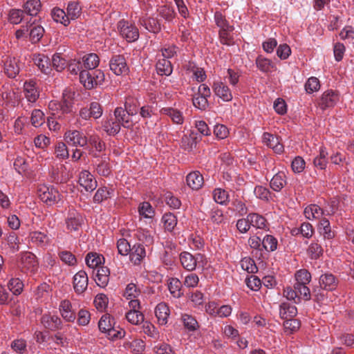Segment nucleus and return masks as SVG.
Returning a JSON list of instances; mask_svg holds the SVG:
<instances>
[{
    "label": "nucleus",
    "mask_w": 354,
    "mask_h": 354,
    "mask_svg": "<svg viewBox=\"0 0 354 354\" xmlns=\"http://www.w3.org/2000/svg\"><path fill=\"white\" fill-rule=\"evenodd\" d=\"M307 285L295 283L293 288H284L283 295L287 299L292 300L295 304H299L302 299L309 301L311 299V293Z\"/></svg>",
    "instance_id": "obj_1"
},
{
    "label": "nucleus",
    "mask_w": 354,
    "mask_h": 354,
    "mask_svg": "<svg viewBox=\"0 0 354 354\" xmlns=\"http://www.w3.org/2000/svg\"><path fill=\"white\" fill-rule=\"evenodd\" d=\"M80 82L86 89H92L101 84L104 80V74L100 70L85 69L80 72L79 76Z\"/></svg>",
    "instance_id": "obj_2"
},
{
    "label": "nucleus",
    "mask_w": 354,
    "mask_h": 354,
    "mask_svg": "<svg viewBox=\"0 0 354 354\" xmlns=\"http://www.w3.org/2000/svg\"><path fill=\"white\" fill-rule=\"evenodd\" d=\"M75 92L71 89L66 88L62 93V100L59 103L50 102L49 104L50 109H59L62 113H69L72 112V107L75 98Z\"/></svg>",
    "instance_id": "obj_3"
},
{
    "label": "nucleus",
    "mask_w": 354,
    "mask_h": 354,
    "mask_svg": "<svg viewBox=\"0 0 354 354\" xmlns=\"http://www.w3.org/2000/svg\"><path fill=\"white\" fill-rule=\"evenodd\" d=\"M37 195L39 199L48 206L55 205L60 200L59 192L53 187L39 186L37 189Z\"/></svg>",
    "instance_id": "obj_4"
},
{
    "label": "nucleus",
    "mask_w": 354,
    "mask_h": 354,
    "mask_svg": "<svg viewBox=\"0 0 354 354\" xmlns=\"http://www.w3.org/2000/svg\"><path fill=\"white\" fill-rule=\"evenodd\" d=\"M118 29L120 35L129 42L135 41L139 37L138 28L127 21L120 20L118 23Z\"/></svg>",
    "instance_id": "obj_5"
},
{
    "label": "nucleus",
    "mask_w": 354,
    "mask_h": 354,
    "mask_svg": "<svg viewBox=\"0 0 354 354\" xmlns=\"http://www.w3.org/2000/svg\"><path fill=\"white\" fill-rule=\"evenodd\" d=\"M129 310L126 313L125 317L127 321L133 325L140 324L144 322V315L140 312V301H129Z\"/></svg>",
    "instance_id": "obj_6"
},
{
    "label": "nucleus",
    "mask_w": 354,
    "mask_h": 354,
    "mask_svg": "<svg viewBox=\"0 0 354 354\" xmlns=\"http://www.w3.org/2000/svg\"><path fill=\"white\" fill-rule=\"evenodd\" d=\"M66 143L74 147H84L88 143V138L82 131L77 130L67 131L64 134Z\"/></svg>",
    "instance_id": "obj_7"
},
{
    "label": "nucleus",
    "mask_w": 354,
    "mask_h": 354,
    "mask_svg": "<svg viewBox=\"0 0 354 354\" xmlns=\"http://www.w3.org/2000/svg\"><path fill=\"white\" fill-rule=\"evenodd\" d=\"M339 100V93L332 89L327 90L322 95L318 105L319 107L325 110L328 108L334 107Z\"/></svg>",
    "instance_id": "obj_8"
},
{
    "label": "nucleus",
    "mask_w": 354,
    "mask_h": 354,
    "mask_svg": "<svg viewBox=\"0 0 354 354\" xmlns=\"http://www.w3.org/2000/svg\"><path fill=\"white\" fill-rule=\"evenodd\" d=\"M111 71L116 75H120L128 72L129 68L123 55H113L109 61Z\"/></svg>",
    "instance_id": "obj_9"
},
{
    "label": "nucleus",
    "mask_w": 354,
    "mask_h": 354,
    "mask_svg": "<svg viewBox=\"0 0 354 354\" xmlns=\"http://www.w3.org/2000/svg\"><path fill=\"white\" fill-rule=\"evenodd\" d=\"M78 182L86 192H93L97 186V180L87 170L80 172Z\"/></svg>",
    "instance_id": "obj_10"
},
{
    "label": "nucleus",
    "mask_w": 354,
    "mask_h": 354,
    "mask_svg": "<svg viewBox=\"0 0 354 354\" xmlns=\"http://www.w3.org/2000/svg\"><path fill=\"white\" fill-rule=\"evenodd\" d=\"M88 279L84 270H80L73 277V288L77 294H82L88 287Z\"/></svg>",
    "instance_id": "obj_11"
},
{
    "label": "nucleus",
    "mask_w": 354,
    "mask_h": 354,
    "mask_svg": "<svg viewBox=\"0 0 354 354\" xmlns=\"http://www.w3.org/2000/svg\"><path fill=\"white\" fill-rule=\"evenodd\" d=\"M263 142L270 148H272L276 153L281 154L283 152V145L280 142V138L268 132L263 134Z\"/></svg>",
    "instance_id": "obj_12"
},
{
    "label": "nucleus",
    "mask_w": 354,
    "mask_h": 354,
    "mask_svg": "<svg viewBox=\"0 0 354 354\" xmlns=\"http://www.w3.org/2000/svg\"><path fill=\"white\" fill-rule=\"evenodd\" d=\"M339 283L338 279L331 273L322 274L319 279L320 288L325 290L333 291L336 289Z\"/></svg>",
    "instance_id": "obj_13"
},
{
    "label": "nucleus",
    "mask_w": 354,
    "mask_h": 354,
    "mask_svg": "<svg viewBox=\"0 0 354 354\" xmlns=\"http://www.w3.org/2000/svg\"><path fill=\"white\" fill-rule=\"evenodd\" d=\"M212 89L215 95L223 102H230L232 100V94L228 86L222 82H214Z\"/></svg>",
    "instance_id": "obj_14"
},
{
    "label": "nucleus",
    "mask_w": 354,
    "mask_h": 354,
    "mask_svg": "<svg viewBox=\"0 0 354 354\" xmlns=\"http://www.w3.org/2000/svg\"><path fill=\"white\" fill-rule=\"evenodd\" d=\"M155 315L158 320V324L160 326H165L170 315V309L165 302H160L155 308Z\"/></svg>",
    "instance_id": "obj_15"
},
{
    "label": "nucleus",
    "mask_w": 354,
    "mask_h": 354,
    "mask_svg": "<svg viewBox=\"0 0 354 354\" xmlns=\"http://www.w3.org/2000/svg\"><path fill=\"white\" fill-rule=\"evenodd\" d=\"M198 257L202 258V256L200 254L196 256H194L188 252H183L180 254L181 265L185 270L188 271H193L196 269Z\"/></svg>",
    "instance_id": "obj_16"
},
{
    "label": "nucleus",
    "mask_w": 354,
    "mask_h": 354,
    "mask_svg": "<svg viewBox=\"0 0 354 354\" xmlns=\"http://www.w3.org/2000/svg\"><path fill=\"white\" fill-rule=\"evenodd\" d=\"M24 90L25 97L29 102H35L39 97L37 83L33 80L26 81L24 84Z\"/></svg>",
    "instance_id": "obj_17"
},
{
    "label": "nucleus",
    "mask_w": 354,
    "mask_h": 354,
    "mask_svg": "<svg viewBox=\"0 0 354 354\" xmlns=\"http://www.w3.org/2000/svg\"><path fill=\"white\" fill-rule=\"evenodd\" d=\"M59 310L62 318L68 322H73L76 315L69 300L64 299L60 302Z\"/></svg>",
    "instance_id": "obj_18"
},
{
    "label": "nucleus",
    "mask_w": 354,
    "mask_h": 354,
    "mask_svg": "<svg viewBox=\"0 0 354 354\" xmlns=\"http://www.w3.org/2000/svg\"><path fill=\"white\" fill-rule=\"evenodd\" d=\"M138 23L149 32H158L161 29L160 24L156 18L139 17Z\"/></svg>",
    "instance_id": "obj_19"
},
{
    "label": "nucleus",
    "mask_w": 354,
    "mask_h": 354,
    "mask_svg": "<svg viewBox=\"0 0 354 354\" xmlns=\"http://www.w3.org/2000/svg\"><path fill=\"white\" fill-rule=\"evenodd\" d=\"M187 185L193 190H198L204 183L203 175L198 171L190 172L186 177Z\"/></svg>",
    "instance_id": "obj_20"
},
{
    "label": "nucleus",
    "mask_w": 354,
    "mask_h": 354,
    "mask_svg": "<svg viewBox=\"0 0 354 354\" xmlns=\"http://www.w3.org/2000/svg\"><path fill=\"white\" fill-rule=\"evenodd\" d=\"M34 64L44 74H49L51 71L50 59L44 54H35L32 58Z\"/></svg>",
    "instance_id": "obj_21"
},
{
    "label": "nucleus",
    "mask_w": 354,
    "mask_h": 354,
    "mask_svg": "<svg viewBox=\"0 0 354 354\" xmlns=\"http://www.w3.org/2000/svg\"><path fill=\"white\" fill-rule=\"evenodd\" d=\"M83 222L82 216L77 212H70L66 218V225L68 230L77 231Z\"/></svg>",
    "instance_id": "obj_22"
},
{
    "label": "nucleus",
    "mask_w": 354,
    "mask_h": 354,
    "mask_svg": "<svg viewBox=\"0 0 354 354\" xmlns=\"http://www.w3.org/2000/svg\"><path fill=\"white\" fill-rule=\"evenodd\" d=\"M130 259L135 265H138L146 257V250L141 243L134 244L129 253Z\"/></svg>",
    "instance_id": "obj_23"
},
{
    "label": "nucleus",
    "mask_w": 354,
    "mask_h": 354,
    "mask_svg": "<svg viewBox=\"0 0 354 354\" xmlns=\"http://www.w3.org/2000/svg\"><path fill=\"white\" fill-rule=\"evenodd\" d=\"M41 322L46 328L54 330L59 329L62 326V320L57 315L45 314L41 317Z\"/></svg>",
    "instance_id": "obj_24"
},
{
    "label": "nucleus",
    "mask_w": 354,
    "mask_h": 354,
    "mask_svg": "<svg viewBox=\"0 0 354 354\" xmlns=\"http://www.w3.org/2000/svg\"><path fill=\"white\" fill-rule=\"evenodd\" d=\"M127 110L122 107H117L113 113V117L119 122V124L124 128H130L132 126V122Z\"/></svg>",
    "instance_id": "obj_25"
},
{
    "label": "nucleus",
    "mask_w": 354,
    "mask_h": 354,
    "mask_svg": "<svg viewBox=\"0 0 354 354\" xmlns=\"http://www.w3.org/2000/svg\"><path fill=\"white\" fill-rule=\"evenodd\" d=\"M160 113L168 116L174 124H182L184 122L183 113L176 109L163 107L160 110Z\"/></svg>",
    "instance_id": "obj_26"
},
{
    "label": "nucleus",
    "mask_w": 354,
    "mask_h": 354,
    "mask_svg": "<svg viewBox=\"0 0 354 354\" xmlns=\"http://www.w3.org/2000/svg\"><path fill=\"white\" fill-rule=\"evenodd\" d=\"M102 127L109 136H115L120 132L121 125L113 116H110L102 122Z\"/></svg>",
    "instance_id": "obj_27"
},
{
    "label": "nucleus",
    "mask_w": 354,
    "mask_h": 354,
    "mask_svg": "<svg viewBox=\"0 0 354 354\" xmlns=\"http://www.w3.org/2000/svg\"><path fill=\"white\" fill-rule=\"evenodd\" d=\"M94 165L97 173L100 176H108L111 172L109 158L106 156L97 158Z\"/></svg>",
    "instance_id": "obj_28"
},
{
    "label": "nucleus",
    "mask_w": 354,
    "mask_h": 354,
    "mask_svg": "<svg viewBox=\"0 0 354 354\" xmlns=\"http://www.w3.org/2000/svg\"><path fill=\"white\" fill-rule=\"evenodd\" d=\"M6 74L10 78H15L20 71L19 61L16 58L8 59L4 64Z\"/></svg>",
    "instance_id": "obj_29"
},
{
    "label": "nucleus",
    "mask_w": 354,
    "mask_h": 354,
    "mask_svg": "<svg viewBox=\"0 0 354 354\" xmlns=\"http://www.w3.org/2000/svg\"><path fill=\"white\" fill-rule=\"evenodd\" d=\"M297 314V308L295 306L288 302L281 303L279 306V315L282 319L294 318Z\"/></svg>",
    "instance_id": "obj_30"
},
{
    "label": "nucleus",
    "mask_w": 354,
    "mask_h": 354,
    "mask_svg": "<svg viewBox=\"0 0 354 354\" xmlns=\"http://www.w3.org/2000/svg\"><path fill=\"white\" fill-rule=\"evenodd\" d=\"M110 270L107 267L101 266L96 270L95 281L97 286L105 287L109 281Z\"/></svg>",
    "instance_id": "obj_31"
},
{
    "label": "nucleus",
    "mask_w": 354,
    "mask_h": 354,
    "mask_svg": "<svg viewBox=\"0 0 354 354\" xmlns=\"http://www.w3.org/2000/svg\"><path fill=\"white\" fill-rule=\"evenodd\" d=\"M140 293L141 291L137 285L133 283H130L127 285L122 296L125 299L128 300L129 302L131 301H140L138 297L140 296Z\"/></svg>",
    "instance_id": "obj_32"
},
{
    "label": "nucleus",
    "mask_w": 354,
    "mask_h": 354,
    "mask_svg": "<svg viewBox=\"0 0 354 354\" xmlns=\"http://www.w3.org/2000/svg\"><path fill=\"white\" fill-rule=\"evenodd\" d=\"M41 8L40 0H28L23 6V11L24 14L31 17L37 16Z\"/></svg>",
    "instance_id": "obj_33"
},
{
    "label": "nucleus",
    "mask_w": 354,
    "mask_h": 354,
    "mask_svg": "<svg viewBox=\"0 0 354 354\" xmlns=\"http://www.w3.org/2000/svg\"><path fill=\"white\" fill-rule=\"evenodd\" d=\"M21 263L24 267L31 272L37 269L38 263L35 255L30 252H26L21 257Z\"/></svg>",
    "instance_id": "obj_34"
},
{
    "label": "nucleus",
    "mask_w": 354,
    "mask_h": 354,
    "mask_svg": "<svg viewBox=\"0 0 354 354\" xmlns=\"http://www.w3.org/2000/svg\"><path fill=\"white\" fill-rule=\"evenodd\" d=\"M157 73L160 75L169 76L173 71V67L169 59L162 58L159 59L156 63Z\"/></svg>",
    "instance_id": "obj_35"
},
{
    "label": "nucleus",
    "mask_w": 354,
    "mask_h": 354,
    "mask_svg": "<svg viewBox=\"0 0 354 354\" xmlns=\"http://www.w3.org/2000/svg\"><path fill=\"white\" fill-rule=\"evenodd\" d=\"M248 221L250 226L258 229H266L268 227L267 220L261 215L257 213H252L248 215Z\"/></svg>",
    "instance_id": "obj_36"
},
{
    "label": "nucleus",
    "mask_w": 354,
    "mask_h": 354,
    "mask_svg": "<svg viewBox=\"0 0 354 354\" xmlns=\"http://www.w3.org/2000/svg\"><path fill=\"white\" fill-rule=\"evenodd\" d=\"M324 214V210L317 205L311 204L304 209V215L309 220L319 219Z\"/></svg>",
    "instance_id": "obj_37"
},
{
    "label": "nucleus",
    "mask_w": 354,
    "mask_h": 354,
    "mask_svg": "<svg viewBox=\"0 0 354 354\" xmlns=\"http://www.w3.org/2000/svg\"><path fill=\"white\" fill-rule=\"evenodd\" d=\"M85 261L89 268L97 269L104 261V258L102 254L96 252H89L86 256Z\"/></svg>",
    "instance_id": "obj_38"
},
{
    "label": "nucleus",
    "mask_w": 354,
    "mask_h": 354,
    "mask_svg": "<svg viewBox=\"0 0 354 354\" xmlns=\"http://www.w3.org/2000/svg\"><path fill=\"white\" fill-rule=\"evenodd\" d=\"M257 68L263 73H270L276 71L275 64L269 59L259 56L256 59Z\"/></svg>",
    "instance_id": "obj_39"
},
{
    "label": "nucleus",
    "mask_w": 354,
    "mask_h": 354,
    "mask_svg": "<svg viewBox=\"0 0 354 354\" xmlns=\"http://www.w3.org/2000/svg\"><path fill=\"white\" fill-rule=\"evenodd\" d=\"M270 187L275 192H279L286 185V177L283 172L277 173L270 180Z\"/></svg>",
    "instance_id": "obj_40"
},
{
    "label": "nucleus",
    "mask_w": 354,
    "mask_h": 354,
    "mask_svg": "<svg viewBox=\"0 0 354 354\" xmlns=\"http://www.w3.org/2000/svg\"><path fill=\"white\" fill-rule=\"evenodd\" d=\"M134 236L142 245L145 244L146 246H149L153 243V237L147 230L138 229L134 234Z\"/></svg>",
    "instance_id": "obj_41"
},
{
    "label": "nucleus",
    "mask_w": 354,
    "mask_h": 354,
    "mask_svg": "<svg viewBox=\"0 0 354 354\" xmlns=\"http://www.w3.org/2000/svg\"><path fill=\"white\" fill-rule=\"evenodd\" d=\"M318 230L325 239H332L335 236V232L331 230L329 221L325 218L321 219Z\"/></svg>",
    "instance_id": "obj_42"
},
{
    "label": "nucleus",
    "mask_w": 354,
    "mask_h": 354,
    "mask_svg": "<svg viewBox=\"0 0 354 354\" xmlns=\"http://www.w3.org/2000/svg\"><path fill=\"white\" fill-rule=\"evenodd\" d=\"M328 153L324 147H321L319 149V153L317 156L313 160L315 167L319 169H325L328 164Z\"/></svg>",
    "instance_id": "obj_43"
},
{
    "label": "nucleus",
    "mask_w": 354,
    "mask_h": 354,
    "mask_svg": "<svg viewBox=\"0 0 354 354\" xmlns=\"http://www.w3.org/2000/svg\"><path fill=\"white\" fill-rule=\"evenodd\" d=\"M84 67L87 70H93L100 63V59L97 54L89 53L82 57Z\"/></svg>",
    "instance_id": "obj_44"
},
{
    "label": "nucleus",
    "mask_w": 354,
    "mask_h": 354,
    "mask_svg": "<svg viewBox=\"0 0 354 354\" xmlns=\"http://www.w3.org/2000/svg\"><path fill=\"white\" fill-rule=\"evenodd\" d=\"M159 15L167 22H171L175 19L176 13L173 7L168 5L160 6L158 9Z\"/></svg>",
    "instance_id": "obj_45"
},
{
    "label": "nucleus",
    "mask_w": 354,
    "mask_h": 354,
    "mask_svg": "<svg viewBox=\"0 0 354 354\" xmlns=\"http://www.w3.org/2000/svg\"><path fill=\"white\" fill-rule=\"evenodd\" d=\"M234 26H230V28H223L219 30L218 35L220 41L222 44L231 46L234 44V38L232 35L234 30Z\"/></svg>",
    "instance_id": "obj_46"
},
{
    "label": "nucleus",
    "mask_w": 354,
    "mask_h": 354,
    "mask_svg": "<svg viewBox=\"0 0 354 354\" xmlns=\"http://www.w3.org/2000/svg\"><path fill=\"white\" fill-rule=\"evenodd\" d=\"M263 250L270 252L277 249L278 241L277 238L270 234H266L262 239Z\"/></svg>",
    "instance_id": "obj_47"
},
{
    "label": "nucleus",
    "mask_w": 354,
    "mask_h": 354,
    "mask_svg": "<svg viewBox=\"0 0 354 354\" xmlns=\"http://www.w3.org/2000/svg\"><path fill=\"white\" fill-rule=\"evenodd\" d=\"M169 290L174 297L180 298L183 295L182 283L177 278H172L168 285Z\"/></svg>",
    "instance_id": "obj_48"
},
{
    "label": "nucleus",
    "mask_w": 354,
    "mask_h": 354,
    "mask_svg": "<svg viewBox=\"0 0 354 354\" xmlns=\"http://www.w3.org/2000/svg\"><path fill=\"white\" fill-rule=\"evenodd\" d=\"M29 32V40L32 44L39 42L44 36V28L40 25L32 26Z\"/></svg>",
    "instance_id": "obj_49"
},
{
    "label": "nucleus",
    "mask_w": 354,
    "mask_h": 354,
    "mask_svg": "<svg viewBox=\"0 0 354 354\" xmlns=\"http://www.w3.org/2000/svg\"><path fill=\"white\" fill-rule=\"evenodd\" d=\"M181 320L185 328L189 331H195L199 328L197 320L193 316L188 314H183Z\"/></svg>",
    "instance_id": "obj_50"
},
{
    "label": "nucleus",
    "mask_w": 354,
    "mask_h": 354,
    "mask_svg": "<svg viewBox=\"0 0 354 354\" xmlns=\"http://www.w3.org/2000/svg\"><path fill=\"white\" fill-rule=\"evenodd\" d=\"M113 325H115L114 319L109 314L103 315L98 322V328L102 333L110 330Z\"/></svg>",
    "instance_id": "obj_51"
},
{
    "label": "nucleus",
    "mask_w": 354,
    "mask_h": 354,
    "mask_svg": "<svg viewBox=\"0 0 354 354\" xmlns=\"http://www.w3.org/2000/svg\"><path fill=\"white\" fill-rule=\"evenodd\" d=\"M284 320V331L287 335H290L296 332L301 326V322L299 319L290 318Z\"/></svg>",
    "instance_id": "obj_52"
},
{
    "label": "nucleus",
    "mask_w": 354,
    "mask_h": 354,
    "mask_svg": "<svg viewBox=\"0 0 354 354\" xmlns=\"http://www.w3.org/2000/svg\"><path fill=\"white\" fill-rule=\"evenodd\" d=\"M113 189H108L105 187H100L93 196V202L100 203L112 196Z\"/></svg>",
    "instance_id": "obj_53"
},
{
    "label": "nucleus",
    "mask_w": 354,
    "mask_h": 354,
    "mask_svg": "<svg viewBox=\"0 0 354 354\" xmlns=\"http://www.w3.org/2000/svg\"><path fill=\"white\" fill-rule=\"evenodd\" d=\"M139 102L136 98L128 97L126 98L124 109L129 115H135L138 113Z\"/></svg>",
    "instance_id": "obj_54"
},
{
    "label": "nucleus",
    "mask_w": 354,
    "mask_h": 354,
    "mask_svg": "<svg viewBox=\"0 0 354 354\" xmlns=\"http://www.w3.org/2000/svg\"><path fill=\"white\" fill-rule=\"evenodd\" d=\"M52 17L56 22L68 26L70 23L68 16L60 8H54L52 10Z\"/></svg>",
    "instance_id": "obj_55"
},
{
    "label": "nucleus",
    "mask_w": 354,
    "mask_h": 354,
    "mask_svg": "<svg viewBox=\"0 0 354 354\" xmlns=\"http://www.w3.org/2000/svg\"><path fill=\"white\" fill-rule=\"evenodd\" d=\"M213 198L216 203L221 205H225L229 201L227 192L221 188H216L213 191Z\"/></svg>",
    "instance_id": "obj_56"
},
{
    "label": "nucleus",
    "mask_w": 354,
    "mask_h": 354,
    "mask_svg": "<svg viewBox=\"0 0 354 354\" xmlns=\"http://www.w3.org/2000/svg\"><path fill=\"white\" fill-rule=\"evenodd\" d=\"M31 241L38 246H44L47 244L48 238L46 234L43 232L35 231L30 234Z\"/></svg>",
    "instance_id": "obj_57"
},
{
    "label": "nucleus",
    "mask_w": 354,
    "mask_h": 354,
    "mask_svg": "<svg viewBox=\"0 0 354 354\" xmlns=\"http://www.w3.org/2000/svg\"><path fill=\"white\" fill-rule=\"evenodd\" d=\"M165 229L167 231H172L177 224V218L172 213H166L162 218Z\"/></svg>",
    "instance_id": "obj_58"
},
{
    "label": "nucleus",
    "mask_w": 354,
    "mask_h": 354,
    "mask_svg": "<svg viewBox=\"0 0 354 354\" xmlns=\"http://www.w3.org/2000/svg\"><path fill=\"white\" fill-rule=\"evenodd\" d=\"M295 283L308 284L311 281V274L306 269H301L295 274Z\"/></svg>",
    "instance_id": "obj_59"
},
{
    "label": "nucleus",
    "mask_w": 354,
    "mask_h": 354,
    "mask_svg": "<svg viewBox=\"0 0 354 354\" xmlns=\"http://www.w3.org/2000/svg\"><path fill=\"white\" fill-rule=\"evenodd\" d=\"M138 212L140 216L151 218L155 214L154 209L149 202H143L138 207Z\"/></svg>",
    "instance_id": "obj_60"
},
{
    "label": "nucleus",
    "mask_w": 354,
    "mask_h": 354,
    "mask_svg": "<svg viewBox=\"0 0 354 354\" xmlns=\"http://www.w3.org/2000/svg\"><path fill=\"white\" fill-rule=\"evenodd\" d=\"M81 12V7L79 3L76 1H70L67 6V13L68 17L75 19L80 16Z\"/></svg>",
    "instance_id": "obj_61"
},
{
    "label": "nucleus",
    "mask_w": 354,
    "mask_h": 354,
    "mask_svg": "<svg viewBox=\"0 0 354 354\" xmlns=\"http://www.w3.org/2000/svg\"><path fill=\"white\" fill-rule=\"evenodd\" d=\"M30 121L34 127H40L45 122L44 113L39 109H34L31 113Z\"/></svg>",
    "instance_id": "obj_62"
},
{
    "label": "nucleus",
    "mask_w": 354,
    "mask_h": 354,
    "mask_svg": "<svg viewBox=\"0 0 354 354\" xmlns=\"http://www.w3.org/2000/svg\"><path fill=\"white\" fill-rule=\"evenodd\" d=\"M50 63L57 71H63L67 66L66 60L61 57L59 53H56L53 56L52 62Z\"/></svg>",
    "instance_id": "obj_63"
},
{
    "label": "nucleus",
    "mask_w": 354,
    "mask_h": 354,
    "mask_svg": "<svg viewBox=\"0 0 354 354\" xmlns=\"http://www.w3.org/2000/svg\"><path fill=\"white\" fill-rule=\"evenodd\" d=\"M308 254L312 259H317L323 254V248L317 243H312L308 249Z\"/></svg>",
    "instance_id": "obj_64"
}]
</instances>
